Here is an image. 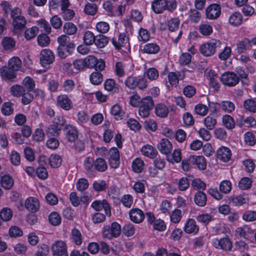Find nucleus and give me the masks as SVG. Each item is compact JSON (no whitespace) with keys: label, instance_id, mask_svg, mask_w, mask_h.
I'll return each mask as SVG.
<instances>
[{"label":"nucleus","instance_id":"f257e3e1","mask_svg":"<svg viewBox=\"0 0 256 256\" xmlns=\"http://www.w3.org/2000/svg\"><path fill=\"white\" fill-rule=\"evenodd\" d=\"M176 2L175 0H154L152 8L156 14H160L164 10L172 11L176 8Z\"/></svg>","mask_w":256,"mask_h":256},{"label":"nucleus","instance_id":"f03ea898","mask_svg":"<svg viewBox=\"0 0 256 256\" xmlns=\"http://www.w3.org/2000/svg\"><path fill=\"white\" fill-rule=\"evenodd\" d=\"M221 44L219 40H212L202 44L200 47V51L202 55L210 56L216 52V48L220 47Z\"/></svg>","mask_w":256,"mask_h":256},{"label":"nucleus","instance_id":"7ed1b4c3","mask_svg":"<svg viewBox=\"0 0 256 256\" xmlns=\"http://www.w3.org/2000/svg\"><path fill=\"white\" fill-rule=\"evenodd\" d=\"M66 123V120L63 116H58L54 118L52 124L46 130V134L50 136H56L61 130Z\"/></svg>","mask_w":256,"mask_h":256},{"label":"nucleus","instance_id":"20e7f679","mask_svg":"<svg viewBox=\"0 0 256 256\" xmlns=\"http://www.w3.org/2000/svg\"><path fill=\"white\" fill-rule=\"evenodd\" d=\"M53 256H68L66 244L62 240L55 242L51 246Z\"/></svg>","mask_w":256,"mask_h":256},{"label":"nucleus","instance_id":"39448f33","mask_svg":"<svg viewBox=\"0 0 256 256\" xmlns=\"http://www.w3.org/2000/svg\"><path fill=\"white\" fill-rule=\"evenodd\" d=\"M221 80L225 85L233 86L238 83L240 79L235 73L226 72L222 74Z\"/></svg>","mask_w":256,"mask_h":256},{"label":"nucleus","instance_id":"423d86ee","mask_svg":"<svg viewBox=\"0 0 256 256\" xmlns=\"http://www.w3.org/2000/svg\"><path fill=\"white\" fill-rule=\"evenodd\" d=\"M40 64L44 66L52 64L54 60V55L49 49H44L40 53Z\"/></svg>","mask_w":256,"mask_h":256},{"label":"nucleus","instance_id":"0eeeda50","mask_svg":"<svg viewBox=\"0 0 256 256\" xmlns=\"http://www.w3.org/2000/svg\"><path fill=\"white\" fill-rule=\"evenodd\" d=\"M221 12V8L220 5L214 4L209 6L206 9V18L210 20H215L218 18Z\"/></svg>","mask_w":256,"mask_h":256},{"label":"nucleus","instance_id":"6e6552de","mask_svg":"<svg viewBox=\"0 0 256 256\" xmlns=\"http://www.w3.org/2000/svg\"><path fill=\"white\" fill-rule=\"evenodd\" d=\"M57 104L62 108L69 110L72 108V102L66 94H60L56 98Z\"/></svg>","mask_w":256,"mask_h":256},{"label":"nucleus","instance_id":"1a4fd4ad","mask_svg":"<svg viewBox=\"0 0 256 256\" xmlns=\"http://www.w3.org/2000/svg\"><path fill=\"white\" fill-rule=\"evenodd\" d=\"M92 207L97 211L104 209L107 216H110L111 214L110 206L106 200H95L92 204Z\"/></svg>","mask_w":256,"mask_h":256},{"label":"nucleus","instance_id":"9d476101","mask_svg":"<svg viewBox=\"0 0 256 256\" xmlns=\"http://www.w3.org/2000/svg\"><path fill=\"white\" fill-rule=\"evenodd\" d=\"M253 232V230L250 229V228L247 226H244L236 228L235 230V235L237 237L243 238L250 240L252 236Z\"/></svg>","mask_w":256,"mask_h":256},{"label":"nucleus","instance_id":"9b49d317","mask_svg":"<svg viewBox=\"0 0 256 256\" xmlns=\"http://www.w3.org/2000/svg\"><path fill=\"white\" fill-rule=\"evenodd\" d=\"M130 219L133 222L138 224L142 222L144 218L143 212L139 208H132L129 212Z\"/></svg>","mask_w":256,"mask_h":256},{"label":"nucleus","instance_id":"f8f14e48","mask_svg":"<svg viewBox=\"0 0 256 256\" xmlns=\"http://www.w3.org/2000/svg\"><path fill=\"white\" fill-rule=\"evenodd\" d=\"M26 208L32 212H37L40 208L38 200L34 197H30L25 201Z\"/></svg>","mask_w":256,"mask_h":256},{"label":"nucleus","instance_id":"ddd939ff","mask_svg":"<svg viewBox=\"0 0 256 256\" xmlns=\"http://www.w3.org/2000/svg\"><path fill=\"white\" fill-rule=\"evenodd\" d=\"M1 76L2 78L10 81H13L16 77V72L8 66H2L0 69Z\"/></svg>","mask_w":256,"mask_h":256},{"label":"nucleus","instance_id":"4468645a","mask_svg":"<svg viewBox=\"0 0 256 256\" xmlns=\"http://www.w3.org/2000/svg\"><path fill=\"white\" fill-rule=\"evenodd\" d=\"M215 247L220 248L226 251L230 250L232 249V244L228 238H224L220 240H216L214 242Z\"/></svg>","mask_w":256,"mask_h":256},{"label":"nucleus","instance_id":"2eb2a0df","mask_svg":"<svg viewBox=\"0 0 256 256\" xmlns=\"http://www.w3.org/2000/svg\"><path fill=\"white\" fill-rule=\"evenodd\" d=\"M112 43L116 49L120 50L128 43V38L126 34H120L118 40L116 38L112 39Z\"/></svg>","mask_w":256,"mask_h":256},{"label":"nucleus","instance_id":"dca6fc26","mask_svg":"<svg viewBox=\"0 0 256 256\" xmlns=\"http://www.w3.org/2000/svg\"><path fill=\"white\" fill-rule=\"evenodd\" d=\"M230 150L225 146H222L217 150V158L224 162L228 161L231 158Z\"/></svg>","mask_w":256,"mask_h":256},{"label":"nucleus","instance_id":"f3484780","mask_svg":"<svg viewBox=\"0 0 256 256\" xmlns=\"http://www.w3.org/2000/svg\"><path fill=\"white\" fill-rule=\"evenodd\" d=\"M159 150L163 154H168L172 150V144L166 138L161 140L158 145Z\"/></svg>","mask_w":256,"mask_h":256},{"label":"nucleus","instance_id":"a211bd4d","mask_svg":"<svg viewBox=\"0 0 256 256\" xmlns=\"http://www.w3.org/2000/svg\"><path fill=\"white\" fill-rule=\"evenodd\" d=\"M70 240L76 246L81 245L82 242V236L81 232L76 228H72L70 234Z\"/></svg>","mask_w":256,"mask_h":256},{"label":"nucleus","instance_id":"6ab92c4d","mask_svg":"<svg viewBox=\"0 0 256 256\" xmlns=\"http://www.w3.org/2000/svg\"><path fill=\"white\" fill-rule=\"evenodd\" d=\"M199 230V227L197 226L196 221L192 218L188 219L184 227V231L187 234H196Z\"/></svg>","mask_w":256,"mask_h":256},{"label":"nucleus","instance_id":"aec40b11","mask_svg":"<svg viewBox=\"0 0 256 256\" xmlns=\"http://www.w3.org/2000/svg\"><path fill=\"white\" fill-rule=\"evenodd\" d=\"M190 162L196 165L197 167L202 170H204L206 168V162L204 156H190Z\"/></svg>","mask_w":256,"mask_h":256},{"label":"nucleus","instance_id":"412c9836","mask_svg":"<svg viewBox=\"0 0 256 256\" xmlns=\"http://www.w3.org/2000/svg\"><path fill=\"white\" fill-rule=\"evenodd\" d=\"M26 24V20L25 18L16 20L12 21L14 27L13 32L15 34L18 35L20 32L24 29Z\"/></svg>","mask_w":256,"mask_h":256},{"label":"nucleus","instance_id":"4be33fe9","mask_svg":"<svg viewBox=\"0 0 256 256\" xmlns=\"http://www.w3.org/2000/svg\"><path fill=\"white\" fill-rule=\"evenodd\" d=\"M78 30L77 26L72 22H66L63 26V32L68 36L76 34Z\"/></svg>","mask_w":256,"mask_h":256},{"label":"nucleus","instance_id":"5701e85b","mask_svg":"<svg viewBox=\"0 0 256 256\" xmlns=\"http://www.w3.org/2000/svg\"><path fill=\"white\" fill-rule=\"evenodd\" d=\"M173 182L176 184L178 189L180 191L186 190L190 186V182L188 178L186 177L180 179H175Z\"/></svg>","mask_w":256,"mask_h":256},{"label":"nucleus","instance_id":"b1692460","mask_svg":"<svg viewBox=\"0 0 256 256\" xmlns=\"http://www.w3.org/2000/svg\"><path fill=\"white\" fill-rule=\"evenodd\" d=\"M66 136L68 141L75 142L78 137L77 130L72 126H68L66 128Z\"/></svg>","mask_w":256,"mask_h":256},{"label":"nucleus","instance_id":"393cba45","mask_svg":"<svg viewBox=\"0 0 256 256\" xmlns=\"http://www.w3.org/2000/svg\"><path fill=\"white\" fill-rule=\"evenodd\" d=\"M14 184L13 178L9 175H4L1 178L0 184L6 190L11 189L14 186Z\"/></svg>","mask_w":256,"mask_h":256},{"label":"nucleus","instance_id":"a878e982","mask_svg":"<svg viewBox=\"0 0 256 256\" xmlns=\"http://www.w3.org/2000/svg\"><path fill=\"white\" fill-rule=\"evenodd\" d=\"M194 200L198 206H204L206 203V194L202 192L198 191L195 194Z\"/></svg>","mask_w":256,"mask_h":256},{"label":"nucleus","instance_id":"bb28decb","mask_svg":"<svg viewBox=\"0 0 256 256\" xmlns=\"http://www.w3.org/2000/svg\"><path fill=\"white\" fill-rule=\"evenodd\" d=\"M216 104L220 107L225 112L230 113L233 112L235 108L234 104L230 100L223 101L221 104Z\"/></svg>","mask_w":256,"mask_h":256},{"label":"nucleus","instance_id":"cd10ccee","mask_svg":"<svg viewBox=\"0 0 256 256\" xmlns=\"http://www.w3.org/2000/svg\"><path fill=\"white\" fill-rule=\"evenodd\" d=\"M110 112L116 120H122L125 116V113L122 110L121 107L118 104H116L112 106Z\"/></svg>","mask_w":256,"mask_h":256},{"label":"nucleus","instance_id":"c85d7f7f","mask_svg":"<svg viewBox=\"0 0 256 256\" xmlns=\"http://www.w3.org/2000/svg\"><path fill=\"white\" fill-rule=\"evenodd\" d=\"M108 168L106 162L104 158H97L94 160V169L100 172H105Z\"/></svg>","mask_w":256,"mask_h":256},{"label":"nucleus","instance_id":"c756f323","mask_svg":"<svg viewBox=\"0 0 256 256\" xmlns=\"http://www.w3.org/2000/svg\"><path fill=\"white\" fill-rule=\"evenodd\" d=\"M155 112L158 116L161 118H165L168 114V110L164 104H159L156 106Z\"/></svg>","mask_w":256,"mask_h":256},{"label":"nucleus","instance_id":"7c9ffc66","mask_svg":"<svg viewBox=\"0 0 256 256\" xmlns=\"http://www.w3.org/2000/svg\"><path fill=\"white\" fill-rule=\"evenodd\" d=\"M144 164L140 158H136L132 162V170L136 173L141 172L144 168Z\"/></svg>","mask_w":256,"mask_h":256},{"label":"nucleus","instance_id":"2f4dec72","mask_svg":"<svg viewBox=\"0 0 256 256\" xmlns=\"http://www.w3.org/2000/svg\"><path fill=\"white\" fill-rule=\"evenodd\" d=\"M22 62L18 57L14 56L11 58L8 62V66L16 72L21 68Z\"/></svg>","mask_w":256,"mask_h":256},{"label":"nucleus","instance_id":"473e14b6","mask_svg":"<svg viewBox=\"0 0 256 256\" xmlns=\"http://www.w3.org/2000/svg\"><path fill=\"white\" fill-rule=\"evenodd\" d=\"M142 154L150 158H154L157 154L156 150L150 145L144 146L141 150Z\"/></svg>","mask_w":256,"mask_h":256},{"label":"nucleus","instance_id":"72a5a7b5","mask_svg":"<svg viewBox=\"0 0 256 256\" xmlns=\"http://www.w3.org/2000/svg\"><path fill=\"white\" fill-rule=\"evenodd\" d=\"M242 16L238 12H234L229 18L230 24L234 26H238L242 22Z\"/></svg>","mask_w":256,"mask_h":256},{"label":"nucleus","instance_id":"f704fd0d","mask_svg":"<svg viewBox=\"0 0 256 256\" xmlns=\"http://www.w3.org/2000/svg\"><path fill=\"white\" fill-rule=\"evenodd\" d=\"M84 12L89 16H94L98 12V6L94 3L88 2L84 6Z\"/></svg>","mask_w":256,"mask_h":256},{"label":"nucleus","instance_id":"c9c22d12","mask_svg":"<svg viewBox=\"0 0 256 256\" xmlns=\"http://www.w3.org/2000/svg\"><path fill=\"white\" fill-rule=\"evenodd\" d=\"M108 38L106 36L100 34L96 36V40L94 43L98 48H103L108 44Z\"/></svg>","mask_w":256,"mask_h":256},{"label":"nucleus","instance_id":"e433bc0d","mask_svg":"<svg viewBox=\"0 0 256 256\" xmlns=\"http://www.w3.org/2000/svg\"><path fill=\"white\" fill-rule=\"evenodd\" d=\"M83 40L86 46H90L94 44L96 36L92 32L88 30L84 33Z\"/></svg>","mask_w":256,"mask_h":256},{"label":"nucleus","instance_id":"4c0bfd02","mask_svg":"<svg viewBox=\"0 0 256 256\" xmlns=\"http://www.w3.org/2000/svg\"><path fill=\"white\" fill-rule=\"evenodd\" d=\"M143 50L146 53L155 54L159 52L160 47L156 44L149 43L144 46Z\"/></svg>","mask_w":256,"mask_h":256},{"label":"nucleus","instance_id":"58836bf2","mask_svg":"<svg viewBox=\"0 0 256 256\" xmlns=\"http://www.w3.org/2000/svg\"><path fill=\"white\" fill-rule=\"evenodd\" d=\"M16 42L14 39L10 37H4L2 40V45L5 50L14 49Z\"/></svg>","mask_w":256,"mask_h":256},{"label":"nucleus","instance_id":"ea45409f","mask_svg":"<svg viewBox=\"0 0 256 256\" xmlns=\"http://www.w3.org/2000/svg\"><path fill=\"white\" fill-rule=\"evenodd\" d=\"M26 91L24 86L20 85H14L10 88V92L12 96L20 97Z\"/></svg>","mask_w":256,"mask_h":256},{"label":"nucleus","instance_id":"a19ab883","mask_svg":"<svg viewBox=\"0 0 256 256\" xmlns=\"http://www.w3.org/2000/svg\"><path fill=\"white\" fill-rule=\"evenodd\" d=\"M244 106L245 109L250 112H256V100L254 99H248L244 100Z\"/></svg>","mask_w":256,"mask_h":256},{"label":"nucleus","instance_id":"79ce46f5","mask_svg":"<svg viewBox=\"0 0 256 256\" xmlns=\"http://www.w3.org/2000/svg\"><path fill=\"white\" fill-rule=\"evenodd\" d=\"M22 86H24L26 90L28 92H32L34 90L35 86L34 81L30 77L25 78L22 82Z\"/></svg>","mask_w":256,"mask_h":256},{"label":"nucleus","instance_id":"37998d69","mask_svg":"<svg viewBox=\"0 0 256 256\" xmlns=\"http://www.w3.org/2000/svg\"><path fill=\"white\" fill-rule=\"evenodd\" d=\"M168 160L172 163L179 162L182 160L181 152L180 150H174L172 154L168 156Z\"/></svg>","mask_w":256,"mask_h":256},{"label":"nucleus","instance_id":"c03bdc74","mask_svg":"<svg viewBox=\"0 0 256 256\" xmlns=\"http://www.w3.org/2000/svg\"><path fill=\"white\" fill-rule=\"evenodd\" d=\"M49 160V164L53 168H57L61 165L62 158L59 155L52 154Z\"/></svg>","mask_w":256,"mask_h":256},{"label":"nucleus","instance_id":"a18cd8bd","mask_svg":"<svg viewBox=\"0 0 256 256\" xmlns=\"http://www.w3.org/2000/svg\"><path fill=\"white\" fill-rule=\"evenodd\" d=\"M94 160L90 156L86 157L84 162V170L88 172H92L94 168Z\"/></svg>","mask_w":256,"mask_h":256},{"label":"nucleus","instance_id":"49530a36","mask_svg":"<svg viewBox=\"0 0 256 256\" xmlns=\"http://www.w3.org/2000/svg\"><path fill=\"white\" fill-rule=\"evenodd\" d=\"M102 75L98 72H94L90 76L91 82L94 85H98L102 82Z\"/></svg>","mask_w":256,"mask_h":256},{"label":"nucleus","instance_id":"de8ad7c7","mask_svg":"<svg viewBox=\"0 0 256 256\" xmlns=\"http://www.w3.org/2000/svg\"><path fill=\"white\" fill-rule=\"evenodd\" d=\"M12 216V210L8 208H3L0 212V218L4 222L10 220Z\"/></svg>","mask_w":256,"mask_h":256},{"label":"nucleus","instance_id":"09e8293b","mask_svg":"<svg viewBox=\"0 0 256 256\" xmlns=\"http://www.w3.org/2000/svg\"><path fill=\"white\" fill-rule=\"evenodd\" d=\"M92 187L95 191L101 192L105 190L106 189L108 184L104 180H98L94 182Z\"/></svg>","mask_w":256,"mask_h":256},{"label":"nucleus","instance_id":"8fccbe9b","mask_svg":"<svg viewBox=\"0 0 256 256\" xmlns=\"http://www.w3.org/2000/svg\"><path fill=\"white\" fill-rule=\"evenodd\" d=\"M223 124L228 129H232L235 126L234 118L229 115H225L222 118Z\"/></svg>","mask_w":256,"mask_h":256},{"label":"nucleus","instance_id":"3c124183","mask_svg":"<svg viewBox=\"0 0 256 256\" xmlns=\"http://www.w3.org/2000/svg\"><path fill=\"white\" fill-rule=\"evenodd\" d=\"M49 247L44 244L39 245L34 256H46L49 252Z\"/></svg>","mask_w":256,"mask_h":256},{"label":"nucleus","instance_id":"603ef678","mask_svg":"<svg viewBox=\"0 0 256 256\" xmlns=\"http://www.w3.org/2000/svg\"><path fill=\"white\" fill-rule=\"evenodd\" d=\"M140 106L152 109L154 106V102L152 97L148 96L142 98Z\"/></svg>","mask_w":256,"mask_h":256},{"label":"nucleus","instance_id":"864d4df0","mask_svg":"<svg viewBox=\"0 0 256 256\" xmlns=\"http://www.w3.org/2000/svg\"><path fill=\"white\" fill-rule=\"evenodd\" d=\"M12 104L10 102H6L2 104L1 111L5 116H10L12 114L14 109L12 107Z\"/></svg>","mask_w":256,"mask_h":256},{"label":"nucleus","instance_id":"5fc2aeb1","mask_svg":"<svg viewBox=\"0 0 256 256\" xmlns=\"http://www.w3.org/2000/svg\"><path fill=\"white\" fill-rule=\"evenodd\" d=\"M232 189V184L230 181L224 180L220 184V192L224 194H228L230 192Z\"/></svg>","mask_w":256,"mask_h":256},{"label":"nucleus","instance_id":"6e6d98bb","mask_svg":"<svg viewBox=\"0 0 256 256\" xmlns=\"http://www.w3.org/2000/svg\"><path fill=\"white\" fill-rule=\"evenodd\" d=\"M96 30L102 34L106 33L110 30V26L106 22H100L96 25Z\"/></svg>","mask_w":256,"mask_h":256},{"label":"nucleus","instance_id":"4d7b16f0","mask_svg":"<svg viewBox=\"0 0 256 256\" xmlns=\"http://www.w3.org/2000/svg\"><path fill=\"white\" fill-rule=\"evenodd\" d=\"M201 14L196 9H191L189 11V18L194 22H198L200 19Z\"/></svg>","mask_w":256,"mask_h":256},{"label":"nucleus","instance_id":"13d9d810","mask_svg":"<svg viewBox=\"0 0 256 256\" xmlns=\"http://www.w3.org/2000/svg\"><path fill=\"white\" fill-rule=\"evenodd\" d=\"M22 96V102L24 105L30 104L34 100V95L28 90L25 91Z\"/></svg>","mask_w":256,"mask_h":256},{"label":"nucleus","instance_id":"bf43d9fd","mask_svg":"<svg viewBox=\"0 0 256 256\" xmlns=\"http://www.w3.org/2000/svg\"><path fill=\"white\" fill-rule=\"evenodd\" d=\"M61 16L65 20H70L75 16V12L70 8H66L62 10Z\"/></svg>","mask_w":256,"mask_h":256},{"label":"nucleus","instance_id":"052dcab7","mask_svg":"<svg viewBox=\"0 0 256 256\" xmlns=\"http://www.w3.org/2000/svg\"><path fill=\"white\" fill-rule=\"evenodd\" d=\"M204 124L208 130H212L215 127L216 124V120L211 116H208L204 118Z\"/></svg>","mask_w":256,"mask_h":256},{"label":"nucleus","instance_id":"680f3d73","mask_svg":"<svg viewBox=\"0 0 256 256\" xmlns=\"http://www.w3.org/2000/svg\"><path fill=\"white\" fill-rule=\"evenodd\" d=\"M180 20L177 18H172L168 22V26L169 30L174 32L178 28Z\"/></svg>","mask_w":256,"mask_h":256},{"label":"nucleus","instance_id":"e2e57ef3","mask_svg":"<svg viewBox=\"0 0 256 256\" xmlns=\"http://www.w3.org/2000/svg\"><path fill=\"white\" fill-rule=\"evenodd\" d=\"M50 222L53 226L58 225L61 222V218L60 215L55 212L50 214L48 218Z\"/></svg>","mask_w":256,"mask_h":256},{"label":"nucleus","instance_id":"0e129e2a","mask_svg":"<svg viewBox=\"0 0 256 256\" xmlns=\"http://www.w3.org/2000/svg\"><path fill=\"white\" fill-rule=\"evenodd\" d=\"M38 44L41 46H47L50 42V38L46 34H42L37 38Z\"/></svg>","mask_w":256,"mask_h":256},{"label":"nucleus","instance_id":"69168bd1","mask_svg":"<svg viewBox=\"0 0 256 256\" xmlns=\"http://www.w3.org/2000/svg\"><path fill=\"white\" fill-rule=\"evenodd\" d=\"M38 32V28L36 26L26 29L24 32V37L28 40H30L34 38Z\"/></svg>","mask_w":256,"mask_h":256},{"label":"nucleus","instance_id":"338daca9","mask_svg":"<svg viewBox=\"0 0 256 256\" xmlns=\"http://www.w3.org/2000/svg\"><path fill=\"white\" fill-rule=\"evenodd\" d=\"M122 230L125 236H130L134 234L135 228L132 224H128L124 226Z\"/></svg>","mask_w":256,"mask_h":256},{"label":"nucleus","instance_id":"774afa93","mask_svg":"<svg viewBox=\"0 0 256 256\" xmlns=\"http://www.w3.org/2000/svg\"><path fill=\"white\" fill-rule=\"evenodd\" d=\"M252 185V180L248 178H243L238 183V186L242 190H248Z\"/></svg>","mask_w":256,"mask_h":256}]
</instances>
